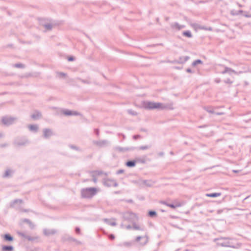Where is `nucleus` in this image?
<instances>
[{
	"label": "nucleus",
	"instance_id": "1",
	"mask_svg": "<svg viewBox=\"0 0 251 251\" xmlns=\"http://www.w3.org/2000/svg\"><path fill=\"white\" fill-rule=\"evenodd\" d=\"M143 106L146 109H172L173 108L170 107L168 105L164 104L160 102H155L150 101H144L143 102Z\"/></svg>",
	"mask_w": 251,
	"mask_h": 251
},
{
	"label": "nucleus",
	"instance_id": "2",
	"mask_svg": "<svg viewBox=\"0 0 251 251\" xmlns=\"http://www.w3.org/2000/svg\"><path fill=\"white\" fill-rule=\"evenodd\" d=\"M97 191L95 187L83 188L81 191V195L83 198L90 199L96 194Z\"/></svg>",
	"mask_w": 251,
	"mask_h": 251
},
{
	"label": "nucleus",
	"instance_id": "3",
	"mask_svg": "<svg viewBox=\"0 0 251 251\" xmlns=\"http://www.w3.org/2000/svg\"><path fill=\"white\" fill-rule=\"evenodd\" d=\"M16 120V118L4 116L1 118V123L4 126H9L12 125Z\"/></svg>",
	"mask_w": 251,
	"mask_h": 251
},
{
	"label": "nucleus",
	"instance_id": "4",
	"mask_svg": "<svg viewBox=\"0 0 251 251\" xmlns=\"http://www.w3.org/2000/svg\"><path fill=\"white\" fill-rule=\"evenodd\" d=\"M28 143V140L25 137L17 138L14 142V145L17 146H24Z\"/></svg>",
	"mask_w": 251,
	"mask_h": 251
},
{
	"label": "nucleus",
	"instance_id": "5",
	"mask_svg": "<svg viewBox=\"0 0 251 251\" xmlns=\"http://www.w3.org/2000/svg\"><path fill=\"white\" fill-rule=\"evenodd\" d=\"M124 218L126 220L132 222L137 219V216L136 214L133 212H128L124 214Z\"/></svg>",
	"mask_w": 251,
	"mask_h": 251
},
{
	"label": "nucleus",
	"instance_id": "6",
	"mask_svg": "<svg viewBox=\"0 0 251 251\" xmlns=\"http://www.w3.org/2000/svg\"><path fill=\"white\" fill-rule=\"evenodd\" d=\"M17 233L20 236H21L23 238H24L29 241H34L38 238L37 237H31L30 236L27 235L25 232H23L22 231H17Z\"/></svg>",
	"mask_w": 251,
	"mask_h": 251
},
{
	"label": "nucleus",
	"instance_id": "7",
	"mask_svg": "<svg viewBox=\"0 0 251 251\" xmlns=\"http://www.w3.org/2000/svg\"><path fill=\"white\" fill-rule=\"evenodd\" d=\"M137 148L134 147L123 148L119 146L114 147V149L115 151H118L119 152H125L127 151H133Z\"/></svg>",
	"mask_w": 251,
	"mask_h": 251
},
{
	"label": "nucleus",
	"instance_id": "8",
	"mask_svg": "<svg viewBox=\"0 0 251 251\" xmlns=\"http://www.w3.org/2000/svg\"><path fill=\"white\" fill-rule=\"evenodd\" d=\"M43 136L45 139H48L54 134L52 130L50 128H44L43 130Z\"/></svg>",
	"mask_w": 251,
	"mask_h": 251
},
{
	"label": "nucleus",
	"instance_id": "9",
	"mask_svg": "<svg viewBox=\"0 0 251 251\" xmlns=\"http://www.w3.org/2000/svg\"><path fill=\"white\" fill-rule=\"evenodd\" d=\"M190 58V57L188 56H181L179 57L178 60H175L174 61V63H179V64H183L186 62L188 59Z\"/></svg>",
	"mask_w": 251,
	"mask_h": 251
},
{
	"label": "nucleus",
	"instance_id": "10",
	"mask_svg": "<svg viewBox=\"0 0 251 251\" xmlns=\"http://www.w3.org/2000/svg\"><path fill=\"white\" fill-rule=\"evenodd\" d=\"M42 117V113L38 110H35L34 112L31 115V117L34 120L40 119Z\"/></svg>",
	"mask_w": 251,
	"mask_h": 251
},
{
	"label": "nucleus",
	"instance_id": "11",
	"mask_svg": "<svg viewBox=\"0 0 251 251\" xmlns=\"http://www.w3.org/2000/svg\"><path fill=\"white\" fill-rule=\"evenodd\" d=\"M221 245L223 247H230L232 248H236L237 245L233 244L229 241H226L221 243Z\"/></svg>",
	"mask_w": 251,
	"mask_h": 251
},
{
	"label": "nucleus",
	"instance_id": "12",
	"mask_svg": "<svg viewBox=\"0 0 251 251\" xmlns=\"http://www.w3.org/2000/svg\"><path fill=\"white\" fill-rule=\"evenodd\" d=\"M14 171L10 169H7L5 171V173L2 175V177L3 178H9L12 176L13 174H14Z\"/></svg>",
	"mask_w": 251,
	"mask_h": 251
},
{
	"label": "nucleus",
	"instance_id": "13",
	"mask_svg": "<svg viewBox=\"0 0 251 251\" xmlns=\"http://www.w3.org/2000/svg\"><path fill=\"white\" fill-rule=\"evenodd\" d=\"M224 67H225V70L222 72V74L228 73L230 75H232V73H234L235 74H237L235 70L232 69L231 68H229L226 66H225Z\"/></svg>",
	"mask_w": 251,
	"mask_h": 251
},
{
	"label": "nucleus",
	"instance_id": "14",
	"mask_svg": "<svg viewBox=\"0 0 251 251\" xmlns=\"http://www.w3.org/2000/svg\"><path fill=\"white\" fill-rule=\"evenodd\" d=\"M2 238L5 241L12 242L14 240L13 237L9 233H6L2 235Z\"/></svg>",
	"mask_w": 251,
	"mask_h": 251
},
{
	"label": "nucleus",
	"instance_id": "15",
	"mask_svg": "<svg viewBox=\"0 0 251 251\" xmlns=\"http://www.w3.org/2000/svg\"><path fill=\"white\" fill-rule=\"evenodd\" d=\"M56 232L55 229H44V234L46 236H50L51 235H53Z\"/></svg>",
	"mask_w": 251,
	"mask_h": 251
},
{
	"label": "nucleus",
	"instance_id": "16",
	"mask_svg": "<svg viewBox=\"0 0 251 251\" xmlns=\"http://www.w3.org/2000/svg\"><path fill=\"white\" fill-rule=\"evenodd\" d=\"M140 181L141 182V184L145 185L148 187H151L152 186L153 182L151 180H142L140 179Z\"/></svg>",
	"mask_w": 251,
	"mask_h": 251
},
{
	"label": "nucleus",
	"instance_id": "17",
	"mask_svg": "<svg viewBox=\"0 0 251 251\" xmlns=\"http://www.w3.org/2000/svg\"><path fill=\"white\" fill-rule=\"evenodd\" d=\"M107 141L105 140H100V141H94V144L99 147H102L105 145L106 143H107Z\"/></svg>",
	"mask_w": 251,
	"mask_h": 251
},
{
	"label": "nucleus",
	"instance_id": "18",
	"mask_svg": "<svg viewBox=\"0 0 251 251\" xmlns=\"http://www.w3.org/2000/svg\"><path fill=\"white\" fill-rule=\"evenodd\" d=\"M14 247L11 245H3L1 248V251H13Z\"/></svg>",
	"mask_w": 251,
	"mask_h": 251
},
{
	"label": "nucleus",
	"instance_id": "19",
	"mask_svg": "<svg viewBox=\"0 0 251 251\" xmlns=\"http://www.w3.org/2000/svg\"><path fill=\"white\" fill-rule=\"evenodd\" d=\"M161 203L168 206L169 207L172 208L173 209L176 208L177 207H179L180 206V204H174L173 203H169L165 201H161Z\"/></svg>",
	"mask_w": 251,
	"mask_h": 251
},
{
	"label": "nucleus",
	"instance_id": "20",
	"mask_svg": "<svg viewBox=\"0 0 251 251\" xmlns=\"http://www.w3.org/2000/svg\"><path fill=\"white\" fill-rule=\"evenodd\" d=\"M136 160H128L126 163V165L128 167H134L136 165Z\"/></svg>",
	"mask_w": 251,
	"mask_h": 251
},
{
	"label": "nucleus",
	"instance_id": "21",
	"mask_svg": "<svg viewBox=\"0 0 251 251\" xmlns=\"http://www.w3.org/2000/svg\"><path fill=\"white\" fill-rule=\"evenodd\" d=\"M171 26L173 28H176L178 30H180L185 27V25H179L177 23H173L171 25Z\"/></svg>",
	"mask_w": 251,
	"mask_h": 251
},
{
	"label": "nucleus",
	"instance_id": "22",
	"mask_svg": "<svg viewBox=\"0 0 251 251\" xmlns=\"http://www.w3.org/2000/svg\"><path fill=\"white\" fill-rule=\"evenodd\" d=\"M23 202V200L21 199H15L12 201L10 202V206L11 207H14L16 204L19 203H22Z\"/></svg>",
	"mask_w": 251,
	"mask_h": 251
},
{
	"label": "nucleus",
	"instance_id": "23",
	"mask_svg": "<svg viewBox=\"0 0 251 251\" xmlns=\"http://www.w3.org/2000/svg\"><path fill=\"white\" fill-rule=\"evenodd\" d=\"M28 127L30 131H34L35 132H36L38 129V126L36 125H29L28 126Z\"/></svg>",
	"mask_w": 251,
	"mask_h": 251
},
{
	"label": "nucleus",
	"instance_id": "24",
	"mask_svg": "<svg viewBox=\"0 0 251 251\" xmlns=\"http://www.w3.org/2000/svg\"><path fill=\"white\" fill-rule=\"evenodd\" d=\"M221 193H212L206 194V196L211 198H216L221 196Z\"/></svg>",
	"mask_w": 251,
	"mask_h": 251
},
{
	"label": "nucleus",
	"instance_id": "25",
	"mask_svg": "<svg viewBox=\"0 0 251 251\" xmlns=\"http://www.w3.org/2000/svg\"><path fill=\"white\" fill-rule=\"evenodd\" d=\"M132 242H125L124 243L118 244V246L120 247L125 246L126 247H130L132 246Z\"/></svg>",
	"mask_w": 251,
	"mask_h": 251
},
{
	"label": "nucleus",
	"instance_id": "26",
	"mask_svg": "<svg viewBox=\"0 0 251 251\" xmlns=\"http://www.w3.org/2000/svg\"><path fill=\"white\" fill-rule=\"evenodd\" d=\"M24 223H26L29 225V227L31 229H33L34 227V224L31 222V221L28 219H24L23 220Z\"/></svg>",
	"mask_w": 251,
	"mask_h": 251
},
{
	"label": "nucleus",
	"instance_id": "27",
	"mask_svg": "<svg viewBox=\"0 0 251 251\" xmlns=\"http://www.w3.org/2000/svg\"><path fill=\"white\" fill-rule=\"evenodd\" d=\"M103 221L105 223H106L107 224L111 226H115L117 225L116 223L115 222H111L110 220L108 219H104Z\"/></svg>",
	"mask_w": 251,
	"mask_h": 251
},
{
	"label": "nucleus",
	"instance_id": "28",
	"mask_svg": "<svg viewBox=\"0 0 251 251\" xmlns=\"http://www.w3.org/2000/svg\"><path fill=\"white\" fill-rule=\"evenodd\" d=\"M148 216L151 218H154L157 216V213L154 210H150L148 212Z\"/></svg>",
	"mask_w": 251,
	"mask_h": 251
},
{
	"label": "nucleus",
	"instance_id": "29",
	"mask_svg": "<svg viewBox=\"0 0 251 251\" xmlns=\"http://www.w3.org/2000/svg\"><path fill=\"white\" fill-rule=\"evenodd\" d=\"M204 109L209 113H212V114L215 113V112H214L212 107L205 106V107H204Z\"/></svg>",
	"mask_w": 251,
	"mask_h": 251
},
{
	"label": "nucleus",
	"instance_id": "30",
	"mask_svg": "<svg viewBox=\"0 0 251 251\" xmlns=\"http://www.w3.org/2000/svg\"><path fill=\"white\" fill-rule=\"evenodd\" d=\"M182 35L186 36L188 38L192 37L191 32L189 30L184 31L182 32Z\"/></svg>",
	"mask_w": 251,
	"mask_h": 251
},
{
	"label": "nucleus",
	"instance_id": "31",
	"mask_svg": "<svg viewBox=\"0 0 251 251\" xmlns=\"http://www.w3.org/2000/svg\"><path fill=\"white\" fill-rule=\"evenodd\" d=\"M73 111L69 109L63 110V113L66 116H72L73 115Z\"/></svg>",
	"mask_w": 251,
	"mask_h": 251
},
{
	"label": "nucleus",
	"instance_id": "32",
	"mask_svg": "<svg viewBox=\"0 0 251 251\" xmlns=\"http://www.w3.org/2000/svg\"><path fill=\"white\" fill-rule=\"evenodd\" d=\"M203 62L201 59H197L194 61L192 63V66L195 67L198 64H202Z\"/></svg>",
	"mask_w": 251,
	"mask_h": 251
},
{
	"label": "nucleus",
	"instance_id": "33",
	"mask_svg": "<svg viewBox=\"0 0 251 251\" xmlns=\"http://www.w3.org/2000/svg\"><path fill=\"white\" fill-rule=\"evenodd\" d=\"M112 180L108 179L104 181V184L107 187H111L112 185Z\"/></svg>",
	"mask_w": 251,
	"mask_h": 251
},
{
	"label": "nucleus",
	"instance_id": "34",
	"mask_svg": "<svg viewBox=\"0 0 251 251\" xmlns=\"http://www.w3.org/2000/svg\"><path fill=\"white\" fill-rule=\"evenodd\" d=\"M133 228L135 230H143L144 229L138 225H136L135 223L133 224Z\"/></svg>",
	"mask_w": 251,
	"mask_h": 251
},
{
	"label": "nucleus",
	"instance_id": "35",
	"mask_svg": "<svg viewBox=\"0 0 251 251\" xmlns=\"http://www.w3.org/2000/svg\"><path fill=\"white\" fill-rule=\"evenodd\" d=\"M192 26L194 27H195V28L199 27V28L202 29H206V30H212L211 27H209L208 29H207V28H205L204 27H201V26H199L198 25L195 24H193Z\"/></svg>",
	"mask_w": 251,
	"mask_h": 251
},
{
	"label": "nucleus",
	"instance_id": "36",
	"mask_svg": "<svg viewBox=\"0 0 251 251\" xmlns=\"http://www.w3.org/2000/svg\"><path fill=\"white\" fill-rule=\"evenodd\" d=\"M13 66L14 67L19 68H25V65L22 64V63H16V64H13Z\"/></svg>",
	"mask_w": 251,
	"mask_h": 251
},
{
	"label": "nucleus",
	"instance_id": "37",
	"mask_svg": "<svg viewBox=\"0 0 251 251\" xmlns=\"http://www.w3.org/2000/svg\"><path fill=\"white\" fill-rule=\"evenodd\" d=\"M93 173H94L98 176H100L102 174H104L105 176L107 175V173H104L102 171L97 170V171H94Z\"/></svg>",
	"mask_w": 251,
	"mask_h": 251
},
{
	"label": "nucleus",
	"instance_id": "38",
	"mask_svg": "<svg viewBox=\"0 0 251 251\" xmlns=\"http://www.w3.org/2000/svg\"><path fill=\"white\" fill-rule=\"evenodd\" d=\"M45 28L48 30H50L52 29V25L50 24H47L44 25Z\"/></svg>",
	"mask_w": 251,
	"mask_h": 251
},
{
	"label": "nucleus",
	"instance_id": "39",
	"mask_svg": "<svg viewBox=\"0 0 251 251\" xmlns=\"http://www.w3.org/2000/svg\"><path fill=\"white\" fill-rule=\"evenodd\" d=\"M127 112L128 114H129L131 115H133V116H136L137 115V113L136 111H133L132 109H128Z\"/></svg>",
	"mask_w": 251,
	"mask_h": 251
},
{
	"label": "nucleus",
	"instance_id": "40",
	"mask_svg": "<svg viewBox=\"0 0 251 251\" xmlns=\"http://www.w3.org/2000/svg\"><path fill=\"white\" fill-rule=\"evenodd\" d=\"M150 148V146H140L138 148V149L139 150H147L148 149Z\"/></svg>",
	"mask_w": 251,
	"mask_h": 251
},
{
	"label": "nucleus",
	"instance_id": "41",
	"mask_svg": "<svg viewBox=\"0 0 251 251\" xmlns=\"http://www.w3.org/2000/svg\"><path fill=\"white\" fill-rule=\"evenodd\" d=\"M68 239L70 241L75 242H76L77 244H80V242L79 241H77L76 239H75L74 238H73L72 237H69L68 238Z\"/></svg>",
	"mask_w": 251,
	"mask_h": 251
},
{
	"label": "nucleus",
	"instance_id": "42",
	"mask_svg": "<svg viewBox=\"0 0 251 251\" xmlns=\"http://www.w3.org/2000/svg\"><path fill=\"white\" fill-rule=\"evenodd\" d=\"M136 161L144 164L146 163V160L144 158H137Z\"/></svg>",
	"mask_w": 251,
	"mask_h": 251
},
{
	"label": "nucleus",
	"instance_id": "43",
	"mask_svg": "<svg viewBox=\"0 0 251 251\" xmlns=\"http://www.w3.org/2000/svg\"><path fill=\"white\" fill-rule=\"evenodd\" d=\"M70 147L72 149L75 150H76V151H79V149L77 147H76V146H75V145H71L70 146Z\"/></svg>",
	"mask_w": 251,
	"mask_h": 251
},
{
	"label": "nucleus",
	"instance_id": "44",
	"mask_svg": "<svg viewBox=\"0 0 251 251\" xmlns=\"http://www.w3.org/2000/svg\"><path fill=\"white\" fill-rule=\"evenodd\" d=\"M118 136H122L123 139L121 141V142H123V140H124L125 139H126V135L123 133H118Z\"/></svg>",
	"mask_w": 251,
	"mask_h": 251
},
{
	"label": "nucleus",
	"instance_id": "45",
	"mask_svg": "<svg viewBox=\"0 0 251 251\" xmlns=\"http://www.w3.org/2000/svg\"><path fill=\"white\" fill-rule=\"evenodd\" d=\"M75 232L77 234H80V229L78 227H76L75 228Z\"/></svg>",
	"mask_w": 251,
	"mask_h": 251
},
{
	"label": "nucleus",
	"instance_id": "46",
	"mask_svg": "<svg viewBox=\"0 0 251 251\" xmlns=\"http://www.w3.org/2000/svg\"><path fill=\"white\" fill-rule=\"evenodd\" d=\"M224 82L226 83L230 84H232L233 82L229 78H227V79H226L224 81Z\"/></svg>",
	"mask_w": 251,
	"mask_h": 251
},
{
	"label": "nucleus",
	"instance_id": "47",
	"mask_svg": "<svg viewBox=\"0 0 251 251\" xmlns=\"http://www.w3.org/2000/svg\"><path fill=\"white\" fill-rule=\"evenodd\" d=\"M141 138V135H139V134H137V135H134L133 136V139L134 140H137L139 138Z\"/></svg>",
	"mask_w": 251,
	"mask_h": 251
},
{
	"label": "nucleus",
	"instance_id": "48",
	"mask_svg": "<svg viewBox=\"0 0 251 251\" xmlns=\"http://www.w3.org/2000/svg\"><path fill=\"white\" fill-rule=\"evenodd\" d=\"M80 81L83 83L89 84L90 83L89 80L86 79H80Z\"/></svg>",
	"mask_w": 251,
	"mask_h": 251
},
{
	"label": "nucleus",
	"instance_id": "49",
	"mask_svg": "<svg viewBox=\"0 0 251 251\" xmlns=\"http://www.w3.org/2000/svg\"><path fill=\"white\" fill-rule=\"evenodd\" d=\"M58 74L59 75L60 77H65L66 76V74L63 72L58 73Z\"/></svg>",
	"mask_w": 251,
	"mask_h": 251
},
{
	"label": "nucleus",
	"instance_id": "50",
	"mask_svg": "<svg viewBox=\"0 0 251 251\" xmlns=\"http://www.w3.org/2000/svg\"><path fill=\"white\" fill-rule=\"evenodd\" d=\"M68 60L69 61H73L75 60V57L73 56H70L68 57Z\"/></svg>",
	"mask_w": 251,
	"mask_h": 251
},
{
	"label": "nucleus",
	"instance_id": "51",
	"mask_svg": "<svg viewBox=\"0 0 251 251\" xmlns=\"http://www.w3.org/2000/svg\"><path fill=\"white\" fill-rule=\"evenodd\" d=\"M124 172H125L124 170L120 169V170H119L118 171H117L116 174L117 175H119V174L123 173Z\"/></svg>",
	"mask_w": 251,
	"mask_h": 251
},
{
	"label": "nucleus",
	"instance_id": "52",
	"mask_svg": "<svg viewBox=\"0 0 251 251\" xmlns=\"http://www.w3.org/2000/svg\"><path fill=\"white\" fill-rule=\"evenodd\" d=\"M94 133H95L96 135H97V136H99V133H100L99 129L98 128H95L94 129Z\"/></svg>",
	"mask_w": 251,
	"mask_h": 251
},
{
	"label": "nucleus",
	"instance_id": "53",
	"mask_svg": "<svg viewBox=\"0 0 251 251\" xmlns=\"http://www.w3.org/2000/svg\"><path fill=\"white\" fill-rule=\"evenodd\" d=\"M132 182L135 184L141 185V181H140V179H139L138 180H133Z\"/></svg>",
	"mask_w": 251,
	"mask_h": 251
},
{
	"label": "nucleus",
	"instance_id": "54",
	"mask_svg": "<svg viewBox=\"0 0 251 251\" xmlns=\"http://www.w3.org/2000/svg\"><path fill=\"white\" fill-rule=\"evenodd\" d=\"M109 239L110 240H113L115 239V236L113 234H111L109 236Z\"/></svg>",
	"mask_w": 251,
	"mask_h": 251
},
{
	"label": "nucleus",
	"instance_id": "55",
	"mask_svg": "<svg viewBox=\"0 0 251 251\" xmlns=\"http://www.w3.org/2000/svg\"><path fill=\"white\" fill-rule=\"evenodd\" d=\"M142 238H144L142 236H137L136 238V241L137 242H138Z\"/></svg>",
	"mask_w": 251,
	"mask_h": 251
},
{
	"label": "nucleus",
	"instance_id": "56",
	"mask_svg": "<svg viewBox=\"0 0 251 251\" xmlns=\"http://www.w3.org/2000/svg\"><path fill=\"white\" fill-rule=\"evenodd\" d=\"M112 186L117 187L118 186V183L116 181L112 180Z\"/></svg>",
	"mask_w": 251,
	"mask_h": 251
},
{
	"label": "nucleus",
	"instance_id": "57",
	"mask_svg": "<svg viewBox=\"0 0 251 251\" xmlns=\"http://www.w3.org/2000/svg\"><path fill=\"white\" fill-rule=\"evenodd\" d=\"M73 115H75V116H77V115H80V113L76 112V111H73Z\"/></svg>",
	"mask_w": 251,
	"mask_h": 251
},
{
	"label": "nucleus",
	"instance_id": "58",
	"mask_svg": "<svg viewBox=\"0 0 251 251\" xmlns=\"http://www.w3.org/2000/svg\"><path fill=\"white\" fill-rule=\"evenodd\" d=\"M231 14L232 15H236L238 14V13L234 12V10L231 11Z\"/></svg>",
	"mask_w": 251,
	"mask_h": 251
},
{
	"label": "nucleus",
	"instance_id": "59",
	"mask_svg": "<svg viewBox=\"0 0 251 251\" xmlns=\"http://www.w3.org/2000/svg\"><path fill=\"white\" fill-rule=\"evenodd\" d=\"M186 72L189 73H192L193 72L192 70L190 68H187L186 69Z\"/></svg>",
	"mask_w": 251,
	"mask_h": 251
},
{
	"label": "nucleus",
	"instance_id": "60",
	"mask_svg": "<svg viewBox=\"0 0 251 251\" xmlns=\"http://www.w3.org/2000/svg\"><path fill=\"white\" fill-rule=\"evenodd\" d=\"M147 242H148V239H147V238H145V241H144V242L143 243H141V244H142V245H145V244H147Z\"/></svg>",
	"mask_w": 251,
	"mask_h": 251
},
{
	"label": "nucleus",
	"instance_id": "61",
	"mask_svg": "<svg viewBox=\"0 0 251 251\" xmlns=\"http://www.w3.org/2000/svg\"><path fill=\"white\" fill-rule=\"evenodd\" d=\"M158 155H159V156H163V155H164V152H162V151L159 152L158 153Z\"/></svg>",
	"mask_w": 251,
	"mask_h": 251
},
{
	"label": "nucleus",
	"instance_id": "62",
	"mask_svg": "<svg viewBox=\"0 0 251 251\" xmlns=\"http://www.w3.org/2000/svg\"><path fill=\"white\" fill-rule=\"evenodd\" d=\"M214 114L217 115H222L223 114V113L222 112H217V113H215Z\"/></svg>",
	"mask_w": 251,
	"mask_h": 251
},
{
	"label": "nucleus",
	"instance_id": "63",
	"mask_svg": "<svg viewBox=\"0 0 251 251\" xmlns=\"http://www.w3.org/2000/svg\"><path fill=\"white\" fill-rule=\"evenodd\" d=\"M215 81L216 83H219L220 82V79L219 78V79H216L215 80Z\"/></svg>",
	"mask_w": 251,
	"mask_h": 251
},
{
	"label": "nucleus",
	"instance_id": "64",
	"mask_svg": "<svg viewBox=\"0 0 251 251\" xmlns=\"http://www.w3.org/2000/svg\"><path fill=\"white\" fill-rule=\"evenodd\" d=\"M126 228L128 229H130L132 228V226L130 225H128L126 226Z\"/></svg>",
	"mask_w": 251,
	"mask_h": 251
}]
</instances>
